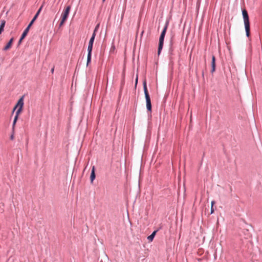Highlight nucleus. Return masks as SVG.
I'll use <instances>...</instances> for the list:
<instances>
[{
    "label": "nucleus",
    "instance_id": "obj_11",
    "mask_svg": "<svg viewBox=\"0 0 262 262\" xmlns=\"http://www.w3.org/2000/svg\"><path fill=\"white\" fill-rule=\"evenodd\" d=\"M156 233H157V231H154L152 233V234H151V235H150L149 236H148L147 237V239H148V240L149 242H152V240H153V239H154V237H155V235H156Z\"/></svg>",
    "mask_w": 262,
    "mask_h": 262
},
{
    "label": "nucleus",
    "instance_id": "obj_7",
    "mask_svg": "<svg viewBox=\"0 0 262 262\" xmlns=\"http://www.w3.org/2000/svg\"><path fill=\"white\" fill-rule=\"evenodd\" d=\"M95 170V166H93L92 167V171H91V176H90V180H91V183H93V181L95 180V177H96Z\"/></svg>",
    "mask_w": 262,
    "mask_h": 262
},
{
    "label": "nucleus",
    "instance_id": "obj_5",
    "mask_svg": "<svg viewBox=\"0 0 262 262\" xmlns=\"http://www.w3.org/2000/svg\"><path fill=\"white\" fill-rule=\"evenodd\" d=\"M24 106V96H22L17 101L16 104L14 106L13 110V113L15 111V110L18 108L17 111L16 112V113L17 115H19L20 113L21 112L23 107Z\"/></svg>",
    "mask_w": 262,
    "mask_h": 262
},
{
    "label": "nucleus",
    "instance_id": "obj_8",
    "mask_svg": "<svg viewBox=\"0 0 262 262\" xmlns=\"http://www.w3.org/2000/svg\"><path fill=\"white\" fill-rule=\"evenodd\" d=\"M13 38H12L8 42V43L7 44V45L4 47V50L5 51H7L9 49H10L12 46V43H13Z\"/></svg>",
    "mask_w": 262,
    "mask_h": 262
},
{
    "label": "nucleus",
    "instance_id": "obj_12",
    "mask_svg": "<svg viewBox=\"0 0 262 262\" xmlns=\"http://www.w3.org/2000/svg\"><path fill=\"white\" fill-rule=\"evenodd\" d=\"M88 58H87V65L89 64V63L91 62V55H92V51L90 50H88Z\"/></svg>",
    "mask_w": 262,
    "mask_h": 262
},
{
    "label": "nucleus",
    "instance_id": "obj_3",
    "mask_svg": "<svg viewBox=\"0 0 262 262\" xmlns=\"http://www.w3.org/2000/svg\"><path fill=\"white\" fill-rule=\"evenodd\" d=\"M168 25V23H166L162 32L160 35V36L158 51L159 54L160 53V52L163 48L164 39L165 35V34H166V32L167 31Z\"/></svg>",
    "mask_w": 262,
    "mask_h": 262
},
{
    "label": "nucleus",
    "instance_id": "obj_6",
    "mask_svg": "<svg viewBox=\"0 0 262 262\" xmlns=\"http://www.w3.org/2000/svg\"><path fill=\"white\" fill-rule=\"evenodd\" d=\"M95 36H96V34L95 33V32H93L92 36L89 41L88 50L92 51L93 45V43L94 41Z\"/></svg>",
    "mask_w": 262,
    "mask_h": 262
},
{
    "label": "nucleus",
    "instance_id": "obj_26",
    "mask_svg": "<svg viewBox=\"0 0 262 262\" xmlns=\"http://www.w3.org/2000/svg\"><path fill=\"white\" fill-rule=\"evenodd\" d=\"M103 1L104 2V1H105V0H103Z\"/></svg>",
    "mask_w": 262,
    "mask_h": 262
},
{
    "label": "nucleus",
    "instance_id": "obj_19",
    "mask_svg": "<svg viewBox=\"0 0 262 262\" xmlns=\"http://www.w3.org/2000/svg\"><path fill=\"white\" fill-rule=\"evenodd\" d=\"M24 39V38H22V37H20L19 40V42H18V43L20 44L21 42V41Z\"/></svg>",
    "mask_w": 262,
    "mask_h": 262
},
{
    "label": "nucleus",
    "instance_id": "obj_1",
    "mask_svg": "<svg viewBox=\"0 0 262 262\" xmlns=\"http://www.w3.org/2000/svg\"><path fill=\"white\" fill-rule=\"evenodd\" d=\"M242 14L243 16V19L244 21V25L245 27V30L246 33V35L247 37L250 36V22L249 19V16L248 14V12L246 10L244 9L242 11Z\"/></svg>",
    "mask_w": 262,
    "mask_h": 262
},
{
    "label": "nucleus",
    "instance_id": "obj_25",
    "mask_svg": "<svg viewBox=\"0 0 262 262\" xmlns=\"http://www.w3.org/2000/svg\"><path fill=\"white\" fill-rule=\"evenodd\" d=\"M54 68H53L52 69H51V72L53 73L54 72Z\"/></svg>",
    "mask_w": 262,
    "mask_h": 262
},
{
    "label": "nucleus",
    "instance_id": "obj_24",
    "mask_svg": "<svg viewBox=\"0 0 262 262\" xmlns=\"http://www.w3.org/2000/svg\"><path fill=\"white\" fill-rule=\"evenodd\" d=\"M10 139H11V140H13V139H14V136H13V134L11 136V137H10Z\"/></svg>",
    "mask_w": 262,
    "mask_h": 262
},
{
    "label": "nucleus",
    "instance_id": "obj_16",
    "mask_svg": "<svg viewBox=\"0 0 262 262\" xmlns=\"http://www.w3.org/2000/svg\"><path fill=\"white\" fill-rule=\"evenodd\" d=\"M98 27H99V25H98L96 27V28H95V30H94V32H95V34H96V32H97V30H98Z\"/></svg>",
    "mask_w": 262,
    "mask_h": 262
},
{
    "label": "nucleus",
    "instance_id": "obj_10",
    "mask_svg": "<svg viewBox=\"0 0 262 262\" xmlns=\"http://www.w3.org/2000/svg\"><path fill=\"white\" fill-rule=\"evenodd\" d=\"M1 25H0V34L4 31V28L5 27L6 21L5 20H1Z\"/></svg>",
    "mask_w": 262,
    "mask_h": 262
},
{
    "label": "nucleus",
    "instance_id": "obj_22",
    "mask_svg": "<svg viewBox=\"0 0 262 262\" xmlns=\"http://www.w3.org/2000/svg\"><path fill=\"white\" fill-rule=\"evenodd\" d=\"M34 21H35V20H34V19H32V20L31 21V22L30 23V24H31V25H33V24L34 23Z\"/></svg>",
    "mask_w": 262,
    "mask_h": 262
},
{
    "label": "nucleus",
    "instance_id": "obj_21",
    "mask_svg": "<svg viewBox=\"0 0 262 262\" xmlns=\"http://www.w3.org/2000/svg\"><path fill=\"white\" fill-rule=\"evenodd\" d=\"M214 212V209L213 208V207H211V213H213Z\"/></svg>",
    "mask_w": 262,
    "mask_h": 262
},
{
    "label": "nucleus",
    "instance_id": "obj_20",
    "mask_svg": "<svg viewBox=\"0 0 262 262\" xmlns=\"http://www.w3.org/2000/svg\"><path fill=\"white\" fill-rule=\"evenodd\" d=\"M24 39V38H22V37H20L19 40V42H18V43L20 44L21 42V41Z\"/></svg>",
    "mask_w": 262,
    "mask_h": 262
},
{
    "label": "nucleus",
    "instance_id": "obj_2",
    "mask_svg": "<svg viewBox=\"0 0 262 262\" xmlns=\"http://www.w3.org/2000/svg\"><path fill=\"white\" fill-rule=\"evenodd\" d=\"M143 89H144V92L145 94V97L146 99V107L148 111L151 112V100L150 98L148 92L147 86H146V81H144L143 82Z\"/></svg>",
    "mask_w": 262,
    "mask_h": 262
},
{
    "label": "nucleus",
    "instance_id": "obj_14",
    "mask_svg": "<svg viewBox=\"0 0 262 262\" xmlns=\"http://www.w3.org/2000/svg\"><path fill=\"white\" fill-rule=\"evenodd\" d=\"M28 33V29H25V31H24V32L23 33L21 37H22V38H24L27 35Z\"/></svg>",
    "mask_w": 262,
    "mask_h": 262
},
{
    "label": "nucleus",
    "instance_id": "obj_13",
    "mask_svg": "<svg viewBox=\"0 0 262 262\" xmlns=\"http://www.w3.org/2000/svg\"><path fill=\"white\" fill-rule=\"evenodd\" d=\"M19 115H17V114L16 113L15 114V116L14 117V120H13V125H12V129H13V131H14V128H15V124H16V122L18 119V116H19Z\"/></svg>",
    "mask_w": 262,
    "mask_h": 262
},
{
    "label": "nucleus",
    "instance_id": "obj_15",
    "mask_svg": "<svg viewBox=\"0 0 262 262\" xmlns=\"http://www.w3.org/2000/svg\"><path fill=\"white\" fill-rule=\"evenodd\" d=\"M42 7L43 6L42 5L40 8L38 9V10L37 11V13L36 14H38V15L39 14V13H40L41 10H42Z\"/></svg>",
    "mask_w": 262,
    "mask_h": 262
},
{
    "label": "nucleus",
    "instance_id": "obj_18",
    "mask_svg": "<svg viewBox=\"0 0 262 262\" xmlns=\"http://www.w3.org/2000/svg\"><path fill=\"white\" fill-rule=\"evenodd\" d=\"M31 26H32V25L29 24V25L28 26V27H27V28L26 29H28V31H29V29H30V28L31 27Z\"/></svg>",
    "mask_w": 262,
    "mask_h": 262
},
{
    "label": "nucleus",
    "instance_id": "obj_9",
    "mask_svg": "<svg viewBox=\"0 0 262 262\" xmlns=\"http://www.w3.org/2000/svg\"><path fill=\"white\" fill-rule=\"evenodd\" d=\"M211 72L213 73L215 70V58L214 56H212V61H211Z\"/></svg>",
    "mask_w": 262,
    "mask_h": 262
},
{
    "label": "nucleus",
    "instance_id": "obj_17",
    "mask_svg": "<svg viewBox=\"0 0 262 262\" xmlns=\"http://www.w3.org/2000/svg\"><path fill=\"white\" fill-rule=\"evenodd\" d=\"M38 15H38V14H36L35 15V16H34V17H33V19H34V20H35L37 19V17H38Z\"/></svg>",
    "mask_w": 262,
    "mask_h": 262
},
{
    "label": "nucleus",
    "instance_id": "obj_4",
    "mask_svg": "<svg viewBox=\"0 0 262 262\" xmlns=\"http://www.w3.org/2000/svg\"><path fill=\"white\" fill-rule=\"evenodd\" d=\"M70 9H71V7L70 6H68L65 10L63 11V13H62L61 14V20L60 21V23L59 24V27H61L63 24L64 23H65L66 20H67L68 17V15L69 14V13H70Z\"/></svg>",
    "mask_w": 262,
    "mask_h": 262
},
{
    "label": "nucleus",
    "instance_id": "obj_23",
    "mask_svg": "<svg viewBox=\"0 0 262 262\" xmlns=\"http://www.w3.org/2000/svg\"><path fill=\"white\" fill-rule=\"evenodd\" d=\"M211 207H213V205H214V204H215V202H214V201H212L211 202Z\"/></svg>",
    "mask_w": 262,
    "mask_h": 262
}]
</instances>
